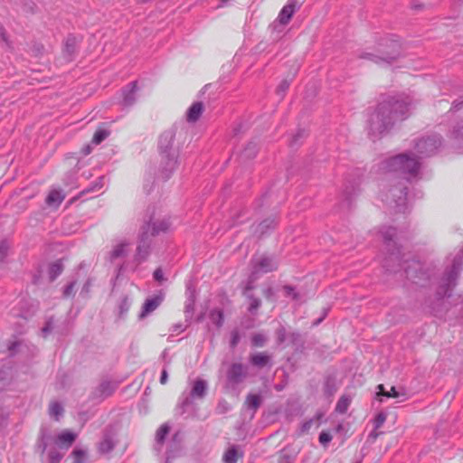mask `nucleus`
<instances>
[{
  "label": "nucleus",
  "instance_id": "nucleus-1",
  "mask_svg": "<svg viewBox=\"0 0 463 463\" xmlns=\"http://www.w3.org/2000/svg\"><path fill=\"white\" fill-rule=\"evenodd\" d=\"M441 144L442 138L438 134L423 136L414 141L413 153H402L383 160L379 168L387 175L390 187L382 192V200L390 205L393 204L399 212H403L408 189L403 181L416 180L421 165L419 158L436 155Z\"/></svg>",
  "mask_w": 463,
  "mask_h": 463
},
{
  "label": "nucleus",
  "instance_id": "nucleus-2",
  "mask_svg": "<svg viewBox=\"0 0 463 463\" xmlns=\"http://www.w3.org/2000/svg\"><path fill=\"white\" fill-rule=\"evenodd\" d=\"M413 108L412 99L409 97H389L378 104L369 116L367 123L368 135L375 140L386 135L399 121L409 117Z\"/></svg>",
  "mask_w": 463,
  "mask_h": 463
},
{
  "label": "nucleus",
  "instance_id": "nucleus-3",
  "mask_svg": "<svg viewBox=\"0 0 463 463\" xmlns=\"http://www.w3.org/2000/svg\"><path fill=\"white\" fill-rule=\"evenodd\" d=\"M169 227L170 222L167 220L154 222L150 219L147 222L144 223L141 227V232L135 255V260L137 263L145 261L149 256L152 238L161 232H165Z\"/></svg>",
  "mask_w": 463,
  "mask_h": 463
},
{
  "label": "nucleus",
  "instance_id": "nucleus-4",
  "mask_svg": "<svg viewBox=\"0 0 463 463\" xmlns=\"http://www.w3.org/2000/svg\"><path fill=\"white\" fill-rule=\"evenodd\" d=\"M462 264L463 250L453 258L451 265L445 269L442 276L438 279L436 286V298L438 299H442L451 295L462 269Z\"/></svg>",
  "mask_w": 463,
  "mask_h": 463
},
{
  "label": "nucleus",
  "instance_id": "nucleus-5",
  "mask_svg": "<svg viewBox=\"0 0 463 463\" xmlns=\"http://www.w3.org/2000/svg\"><path fill=\"white\" fill-rule=\"evenodd\" d=\"M381 234L389 252V256L384 259L383 266L387 271L396 273L399 269L391 264L392 262H397L399 267L402 266L401 250L393 240L396 236V229L393 227H383Z\"/></svg>",
  "mask_w": 463,
  "mask_h": 463
},
{
  "label": "nucleus",
  "instance_id": "nucleus-6",
  "mask_svg": "<svg viewBox=\"0 0 463 463\" xmlns=\"http://www.w3.org/2000/svg\"><path fill=\"white\" fill-rule=\"evenodd\" d=\"M390 44H386L388 47V51H381L382 55L379 56L374 53L370 52H363L360 55L361 59H367L375 63L387 62L391 63L401 54V44L396 40H390Z\"/></svg>",
  "mask_w": 463,
  "mask_h": 463
},
{
  "label": "nucleus",
  "instance_id": "nucleus-7",
  "mask_svg": "<svg viewBox=\"0 0 463 463\" xmlns=\"http://www.w3.org/2000/svg\"><path fill=\"white\" fill-rule=\"evenodd\" d=\"M249 376V366L240 362L232 363L226 371L228 387L235 388L242 383Z\"/></svg>",
  "mask_w": 463,
  "mask_h": 463
},
{
  "label": "nucleus",
  "instance_id": "nucleus-8",
  "mask_svg": "<svg viewBox=\"0 0 463 463\" xmlns=\"http://www.w3.org/2000/svg\"><path fill=\"white\" fill-rule=\"evenodd\" d=\"M403 269L406 278L411 280L414 284L425 287L426 282L431 279V276L429 271L423 269V265L418 260H412Z\"/></svg>",
  "mask_w": 463,
  "mask_h": 463
},
{
  "label": "nucleus",
  "instance_id": "nucleus-9",
  "mask_svg": "<svg viewBox=\"0 0 463 463\" xmlns=\"http://www.w3.org/2000/svg\"><path fill=\"white\" fill-rule=\"evenodd\" d=\"M278 267L279 262L273 256L263 255L260 258L253 259L250 280L253 281L257 279L259 273L271 272L276 270Z\"/></svg>",
  "mask_w": 463,
  "mask_h": 463
},
{
  "label": "nucleus",
  "instance_id": "nucleus-10",
  "mask_svg": "<svg viewBox=\"0 0 463 463\" xmlns=\"http://www.w3.org/2000/svg\"><path fill=\"white\" fill-rule=\"evenodd\" d=\"M175 131L171 128L163 132L158 139V153L160 156H179V148L175 146Z\"/></svg>",
  "mask_w": 463,
  "mask_h": 463
},
{
  "label": "nucleus",
  "instance_id": "nucleus-11",
  "mask_svg": "<svg viewBox=\"0 0 463 463\" xmlns=\"http://www.w3.org/2000/svg\"><path fill=\"white\" fill-rule=\"evenodd\" d=\"M206 392L207 383L204 380H196L194 383L189 396L184 397L180 402L179 406L182 409V413H184L185 409L192 403V399H203L205 396Z\"/></svg>",
  "mask_w": 463,
  "mask_h": 463
},
{
  "label": "nucleus",
  "instance_id": "nucleus-12",
  "mask_svg": "<svg viewBox=\"0 0 463 463\" xmlns=\"http://www.w3.org/2000/svg\"><path fill=\"white\" fill-rule=\"evenodd\" d=\"M178 157L177 156H174V154L171 156H160L158 173L163 180L169 179L176 170L179 164Z\"/></svg>",
  "mask_w": 463,
  "mask_h": 463
},
{
  "label": "nucleus",
  "instance_id": "nucleus-13",
  "mask_svg": "<svg viewBox=\"0 0 463 463\" xmlns=\"http://www.w3.org/2000/svg\"><path fill=\"white\" fill-rule=\"evenodd\" d=\"M117 389V384L111 381H102L93 391L92 396L95 399L103 400L110 396Z\"/></svg>",
  "mask_w": 463,
  "mask_h": 463
},
{
  "label": "nucleus",
  "instance_id": "nucleus-14",
  "mask_svg": "<svg viewBox=\"0 0 463 463\" xmlns=\"http://www.w3.org/2000/svg\"><path fill=\"white\" fill-rule=\"evenodd\" d=\"M250 364L259 369L272 366L271 355L266 352H259L251 354L249 357Z\"/></svg>",
  "mask_w": 463,
  "mask_h": 463
},
{
  "label": "nucleus",
  "instance_id": "nucleus-15",
  "mask_svg": "<svg viewBox=\"0 0 463 463\" xmlns=\"http://www.w3.org/2000/svg\"><path fill=\"white\" fill-rule=\"evenodd\" d=\"M138 88L137 81H132L129 84H128L123 90H122V96L123 100L122 104L125 107H131L135 104L137 101Z\"/></svg>",
  "mask_w": 463,
  "mask_h": 463
},
{
  "label": "nucleus",
  "instance_id": "nucleus-16",
  "mask_svg": "<svg viewBox=\"0 0 463 463\" xmlns=\"http://www.w3.org/2000/svg\"><path fill=\"white\" fill-rule=\"evenodd\" d=\"M359 181H346L343 191L344 203L350 207L352 200L359 194Z\"/></svg>",
  "mask_w": 463,
  "mask_h": 463
},
{
  "label": "nucleus",
  "instance_id": "nucleus-17",
  "mask_svg": "<svg viewBox=\"0 0 463 463\" xmlns=\"http://www.w3.org/2000/svg\"><path fill=\"white\" fill-rule=\"evenodd\" d=\"M299 8L298 0H288L287 5L281 9L279 14V21L281 24H287L290 21L294 13Z\"/></svg>",
  "mask_w": 463,
  "mask_h": 463
},
{
  "label": "nucleus",
  "instance_id": "nucleus-18",
  "mask_svg": "<svg viewBox=\"0 0 463 463\" xmlns=\"http://www.w3.org/2000/svg\"><path fill=\"white\" fill-rule=\"evenodd\" d=\"M77 435L75 433L66 430L57 436L55 439V444L60 449H68L75 441Z\"/></svg>",
  "mask_w": 463,
  "mask_h": 463
},
{
  "label": "nucleus",
  "instance_id": "nucleus-19",
  "mask_svg": "<svg viewBox=\"0 0 463 463\" xmlns=\"http://www.w3.org/2000/svg\"><path fill=\"white\" fill-rule=\"evenodd\" d=\"M163 301L162 296H155L151 298L146 299L142 307V311L139 315L140 318H144L156 310Z\"/></svg>",
  "mask_w": 463,
  "mask_h": 463
},
{
  "label": "nucleus",
  "instance_id": "nucleus-20",
  "mask_svg": "<svg viewBox=\"0 0 463 463\" xmlns=\"http://www.w3.org/2000/svg\"><path fill=\"white\" fill-rule=\"evenodd\" d=\"M116 442L110 432L105 431L102 439L98 445V450L100 454H107L114 449Z\"/></svg>",
  "mask_w": 463,
  "mask_h": 463
},
{
  "label": "nucleus",
  "instance_id": "nucleus-21",
  "mask_svg": "<svg viewBox=\"0 0 463 463\" xmlns=\"http://www.w3.org/2000/svg\"><path fill=\"white\" fill-rule=\"evenodd\" d=\"M377 389H378V392H377L378 397L383 396L386 398H397V399H400L399 400L400 402H404L407 399L405 392H403V391L400 392L394 386H392L390 391H385L383 384H379L377 386Z\"/></svg>",
  "mask_w": 463,
  "mask_h": 463
},
{
  "label": "nucleus",
  "instance_id": "nucleus-22",
  "mask_svg": "<svg viewBox=\"0 0 463 463\" xmlns=\"http://www.w3.org/2000/svg\"><path fill=\"white\" fill-rule=\"evenodd\" d=\"M251 282L252 281H250L248 283V285L246 286L245 290H244V295L249 299V302H250L249 307H248L249 312L251 314H254L260 307L261 300L259 298H257L250 293V291L251 289H253V286L251 285Z\"/></svg>",
  "mask_w": 463,
  "mask_h": 463
},
{
  "label": "nucleus",
  "instance_id": "nucleus-23",
  "mask_svg": "<svg viewBox=\"0 0 463 463\" xmlns=\"http://www.w3.org/2000/svg\"><path fill=\"white\" fill-rule=\"evenodd\" d=\"M195 304L194 290L190 286L187 287V298L184 306L185 320L190 321L193 317V313Z\"/></svg>",
  "mask_w": 463,
  "mask_h": 463
},
{
  "label": "nucleus",
  "instance_id": "nucleus-24",
  "mask_svg": "<svg viewBox=\"0 0 463 463\" xmlns=\"http://www.w3.org/2000/svg\"><path fill=\"white\" fill-rule=\"evenodd\" d=\"M203 109L204 107L202 101L193 103L186 112V120L192 123L196 122L200 118Z\"/></svg>",
  "mask_w": 463,
  "mask_h": 463
},
{
  "label": "nucleus",
  "instance_id": "nucleus-25",
  "mask_svg": "<svg viewBox=\"0 0 463 463\" xmlns=\"http://www.w3.org/2000/svg\"><path fill=\"white\" fill-rule=\"evenodd\" d=\"M276 227V221L274 218H268L260 222L254 228V234L259 237H262L267 234L269 231L273 230Z\"/></svg>",
  "mask_w": 463,
  "mask_h": 463
},
{
  "label": "nucleus",
  "instance_id": "nucleus-26",
  "mask_svg": "<svg viewBox=\"0 0 463 463\" xmlns=\"http://www.w3.org/2000/svg\"><path fill=\"white\" fill-rule=\"evenodd\" d=\"M77 47V39L73 35H69L64 43L63 54L66 60L71 61Z\"/></svg>",
  "mask_w": 463,
  "mask_h": 463
},
{
  "label": "nucleus",
  "instance_id": "nucleus-27",
  "mask_svg": "<svg viewBox=\"0 0 463 463\" xmlns=\"http://www.w3.org/2000/svg\"><path fill=\"white\" fill-rule=\"evenodd\" d=\"M455 145L463 148V117L457 121L451 131Z\"/></svg>",
  "mask_w": 463,
  "mask_h": 463
},
{
  "label": "nucleus",
  "instance_id": "nucleus-28",
  "mask_svg": "<svg viewBox=\"0 0 463 463\" xmlns=\"http://www.w3.org/2000/svg\"><path fill=\"white\" fill-rule=\"evenodd\" d=\"M64 194L61 190H52L49 193L45 202L49 206H59L63 199Z\"/></svg>",
  "mask_w": 463,
  "mask_h": 463
},
{
  "label": "nucleus",
  "instance_id": "nucleus-29",
  "mask_svg": "<svg viewBox=\"0 0 463 463\" xmlns=\"http://www.w3.org/2000/svg\"><path fill=\"white\" fill-rule=\"evenodd\" d=\"M243 453L238 454L237 447H230L223 454L222 460L224 463H237L239 458H242Z\"/></svg>",
  "mask_w": 463,
  "mask_h": 463
},
{
  "label": "nucleus",
  "instance_id": "nucleus-30",
  "mask_svg": "<svg viewBox=\"0 0 463 463\" xmlns=\"http://www.w3.org/2000/svg\"><path fill=\"white\" fill-rule=\"evenodd\" d=\"M128 246V243L126 241L117 244L109 253L110 261H113L114 260H117L118 258L124 257L127 253L126 248Z\"/></svg>",
  "mask_w": 463,
  "mask_h": 463
},
{
  "label": "nucleus",
  "instance_id": "nucleus-31",
  "mask_svg": "<svg viewBox=\"0 0 463 463\" xmlns=\"http://www.w3.org/2000/svg\"><path fill=\"white\" fill-rule=\"evenodd\" d=\"M261 404V397L259 394L250 393L246 397L245 405L255 412Z\"/></svg>",
  "mask_w": 463,
  "mask_h": 463
},
{
  "label": "nucleus",
  "instance_id": "nucleus-32",
  "mask_svg": "<svg viewBox=\"0 0 463 463\" xmlns=\"http://www.w3.org/2000/svg\"><path fill=\"white\" fill-rule=\"evenodd\" d=\"M258 150V144L255 141H250L247 144L241 152V156L246 159L253 158L257 155Z\"/></svg>",
  "mask_w": 463,
  "mask_h": 463
},
{
  "label": "nucleus",
  "instance_id": "nucleus-33",
  "mask_svg": "<svg viewBox=\"0 0 463 463\" xmlns=\"http://www.w3.org/2000/svg\"><path fill=\"white\" fill-rule=\"evenodd\" d=\"M63 270V265L61 260L52 263L48 269L49 278L53 281Z\"/></svg>",
  "mask_w": 463,
  "mask_h": 463
},
{
  "label": "nucleus",
  "instance_id": "nucleus-34",
  "mask_svg": "<svg viewBox=\"0 0 463 463\" xmlns=\"http://www.w3.org/2000/svg\"><path fill=\"white\" fill-rule=\"evenodd\" d=\"M209 318L218 328H220L223 325L224 321L222 310L218 308L211 310Z\"/></svg>",
  "mask_w": 463,
  "mask_h": 463
},
{
  "label": "nucleus",
  "instance_id": "nucleus-35",
  "mask_svg": "<svg viewBox=\"0 0 463 463\" xmlns=\"http://www.w3.org/2000/svg\"><path fill=\"white\" fill-rule=\"evenodd\" d=\"M297 452L289 449H283L279 456V463H292L296 458Z\"/></svg>",
  "mask_w": 463,
  "mask_h": 463
},
{
  "label": "nucleus",
  "instance_id": "nucleus-36",
  "mask_svg": "<svg viewBox=\"0 0 463 463\" xmlns=\"http://www.w3.org/2000/svg\"><path fill=\"white\" fill-rule=\"evenodd\" d=\"M131 306V300L128 296H124L118 304V316L120 317H124L125 315L128 312Z\"/></svg>",
  "mask_w": 463,
  "mask_h": 463
},
{
  "label": "nucleus",
  "instance_id": "nucleus-37",
  "mask_svg": "<svg viewBox=\"0 0 463 463\" xmlns=\"http://www.w3.org/2000/svg\"><path fill=\"white\" fill-rule=\"evenodd\" d=\"M350 402H351V400L349 397L345 396V395L342 396L336 403L335 411H337L338 413H341V414L345 413L346 411L348 410Z\"/></svg>",
  "mask_w": 463,
  "mask_h": 463
},
{
  "label": "nucleus",
  "instance_id": "nucleus-38",
  "mask_svg": "<svg viewBox=\"0 0 463 463\" xmlns=\"http://www.w3.org/2000/svg\"><path fill=\"white\" fill-rule=\"evenodd\" d=\"M170 427L167 424H163L156 431V440L157 444H162L168 434Z\"/></svg>",
  "mask_w": 463,
  "mask_h": 463
},
{
  "label": "nucleus",
  "instance_id": "nucleus-39",
  "mask_svg": "<svg viewBox=\"0 0 463 463\" xmlns=\"http://www.w3.org/2000/svg\"><path fill=\"white\" fill-rule=\"evenodd\" d=\"M109 135V131L107 129H98L92 138V143L95 145L100 144L102 141H104Z\"/></svg>",
  "mask_w": 463,
  "mask_h": 463
},
{
  "label": "nucleus",
  "instance_id": "nucleus-40",
  "mask_svg": "<svg viewBox=\"0 0 463 463\" xmlns=\"http://www.w3.org/2000/svg\"><path fill=\"white\" fill-rule=\"evenodd\" d=\"M288 333L287 332L286 328L282 326H280L276 330V338H277V344L282 345L288 342Z\"/></svg>",
  "mask_w": 463,
  "mask_h": 463
},
{
  "label": "nucleus",
  "instance_id": "nucleus-41",
  "mask_svg": "<svg viewBox=\"0 0 463 463\" xmlns=\"http://www.w3.org/2000/svg\"><path fill=\"white\" fill-rule=\"evenodd\" d=\"M63 453H61L57 449H52L48 452L49 463H59L63 458Z\"/></svg>",
  "mask_w": 463,
  "mask_h": 463
},
{
  "label": "nucleus",
  "instance_id": "nucleus-42",
  "mask_svg": "<svg viewBox=\"0 0 463 463\" xmlns=\"http://www.w3.org/2000/svg\"><path fill=\"white\" fill-rule=\"evenodd\" d=\"M62 412H63V408L59 402H53L50 404L49 413L51 416H53L56 419H58V417L61 416L62 414Z\"/></svg>",
  "mask_w": 463,
  "mask_h": 463
},
{
  "label": "nucleus",
  "instance_id": "nucleus-43",
  "mask_svg": "<svg viewBox=\"0 0 463 463\" xmlns=\"http://www.w3.org/2000/svg\"><path fill=\"white\" fill-rule=\"evenodd\" d=\"M251 343L256 347H261L266 343V337L261 334H255L251 337Z\"/></svg>",
  "mask_w": 463,
  "mask_h": 463
},
{
  "label": "nucleus",
  "instance_id": "nucleus-44",
  "mask_svg": "<svg viewBox=\"0 0 463 463\" xmlns=\"http://www.w3.org/2000/svg\"><path fill=\"white\" fill-rule=\"evenodd\" d=\"M301 342V335L298 332H289L288 336V345H298Z\"/></svg>",
  "mask_w": 463,
  "mask_h": 463
},
{
  "label": "nucleus",
  "instance_id": "nucleus-45",
  "mask_svg": "<svg viewBox=\"0 0 463 463\" xmlns=\"http://www.w3.org/2000/svg\"><path fill=\"white\" fill-rule=\"evenodd\" d=\"M72 456L74 458V463H84L86 453L82 449H74L72 451Z\"/></svg>",
  "mask_w": 463,
  "mask_h": 463
},
{
  "label": "nucleus",
  "instance_id": "nucleus-46",
  "mask_svg": "<svg viewBox=\"0 0 463 463\" xmlns=\"http://www.w3.org/2000/svg\"><path fill=\"white\" fill-rule=\"evenodd\" d=\"M9 250V244L6 240H4L0 242V263L5 260L7 256Z\"/></svg>",
  "mask_w": 463,
  "mask_h": 463
},
{
  "label": "nucleus",
  "instance_id": "nucleus-47",
  "mask_svg": "<svg viewBox=\"0 0 463 463\" xmlns=\"http://www.w3.org/2000/svg\"><path fill=\"white\" fill-rule=\"evenodd\" d=\"M102 180H103V177H99L98 181H96L91 186H90L89 188L83 190L81 192V194H87L90 192H94V191H98L99 190L101 187H102Z\"/></svg>",
  "mask_w": 463,
  "mask_h": 463
},
{
  "label": "nucleus",
  "instance_id": "nucleus-48",
  "mask_svg": "<svg viewBox=\"0 0 463 463\" xmlns=\"http://www.w3.org/2000/svg\"><path fill=\"white\" fill-rule=\"evenodd\" d=\"M290 85V80H283L279 85L278 86L277 88V93L279 96H280L281 98L284 96V93L286 92V90L288 89Z\"/></svg>",
  "mask_w": 463,
  "mask_h": 463
},
{
  "label": "nucleus",
  "instance_id": "nucleus-49",
  "mask_svg": "<svg viewBox=\"0 0 463 463\" xmlns=\"http://www.w3.org/2000/svg\"><path fill=\"white\" fill-rule=\"evenodd\" d=\"M241 340V335L238 330H232L231 333V341L230 345L232 348L236 347V345L239 344Z\"/></svg>",
  "mask_w": 463,
  "mask_h": 463
},
{
  "label": "nucleus",
  "instance_id": "nucleus-50",
  "mask_svg": "<svg viewBox=\"0 0 463 463\" xmlns=\"http://www.w3.org/2000/svg\"><path fill=\"white\" fill-rule=\"evenodd\" d=\"M76 281H71L68 283L63 289V297L69 298L71 296L74 295V287H75Z\"/></svg>",
  "mask_w": 463,
  "mask_h": 463
},
{
  "label": "nucleus",
  "instance_id": "nucleus-51",
  "mask_svg": "<svg viewBox=\"0 0 463 463\" xmlns=\"http://www.w3.org/2000/svg\"><path fill=\"white\" fill-rule=\"evenodd\" d=\"M386 420V415L383 412H380L376 415L373 424L375 429L381 428Z\"/></svg>",
  "mask_w": 463,
  "mask_h": 463
},
{
  "label": "nucleus",
  "instance_id": "nucleus-52",
  "mask_svg": "<svg viewBox=\"0 0 463 463\" xmlns=\"http://www.w3.org/2000/svg\"><path fill=\"white\" fill-rule=\"evenodd\" d=\"M306 136V132L304 129H298V132L296 133V135L293 136L291 141H290V146H295L298 145V140L303 138L304 137Z\"/></svg>",
  "mask_w": 463,
  "mask_h": 463
},
{
  "label": "nucleus",
  "instance_id": "nucleus-53",
  "mask_svg": "<svg viewBox=\"0 0 463 463\" xmlns=\"http://www.w3.org/2000/svg\"><path fill=\"white\" fill-rule=\"evenodd\" d=\"M318 439L322 445L326 446L332 440V435L327 431H322L319 434Z\"/></svg>",
  "mask_w": 463,
  "mask_h": 463
},
{
  "label": "nucleus",
  "instance_id": "nucleus-54",
  "mask_svg": "<svg viewBox=\"0 0 463 463\" xmlns=\"http://www.w3.org/2000/svg\"><path fill=\"white\" fill-rule=\"evenodd\" d=\"M53 328L52 320L49 319L42 328V334L45 337Z\"/></svg>",
  "mask_w": 463,
  "mask_h": 463
},
{
  "label": "nucleus",
  "instance_id": "nucleus-55",
  "mask_svg": "<svg viewBox=\"0 0 463 463\" xmlns=\"http://www.w3.org/2000/svg\"><path fill=\"white\" fill-rule=\"evenodd\" d=\"M153 277H154L155 280H156V281H158L160 283L165 281V277H164L163 270L160 268H157L154 271Z\"/></svg>",
  "mask_w": 463,
  "mask_h": 463
},
{
  "label": "nucleus",
  "instance_id": "nucleus-56",
  "mask_svg": "<svg viewBox=\"0 0 463 463\" xmlns=\"http://www.w3.org/2000/svg\"><path fill=\"white\" fill-rule=\"evenodd\" d=\"M284 291L288 297H291L294 299L298 298V294L295 292V288L291 286H284Z\"/></svg>",
  "mask_w": 463,
  "mask_h": 463
},
{
  "label": "nucleus",
  "instance_id": "nucleus-57",
  "mask_svg": "<svg viewBox=\"0 0 463 463\" xmlns=\"http://www.w3.org/2000/svg\"><path fill=\"white\" fill-rule=\"evenodd\" d=\"M167 380H168V373H167L166 369H163V371L161 373V376H160V383L165 384L167 383Z\"/></svg>",
  "mask_w": 463,
  "mask_h": 463
},
{
  "label": "nucleus",
  "instance_id": "nucleus-58",
  "mask_svg": "<svg viewBox=\"0 0 463 463\" xmlns=\"http://www.w3.org/2000/svg\"><path fill=\"white\" fill-rule=\"evenodd\" d=\"M45 439H46V438H45L44 436H43V437H42V439H41V441H40V443H39V448H40V449H41V450H42V454H43V453L45 452V450H46V449H47V445H48V444H47V442H46V440H45Z\"/></svg>",
  "mask_w": 463,
  "mask_h": 463
},
{
  "label": "nucleus",
  "instance_id": "nucleus-59",
  "mask_svg": "<svg viewBox=\"0 0 463 463\" xmlns=\"http://www.w3.org/2000/svg\"><path fill=\"white\" fill-rule=\"evenodd\" d=\"M185 328H186V326H184L183 324L178 323V324H175V325H174L172 326V331L173 332H179V331H184Z\"/></svg>",
  "mask_w": 463,
  "mask_h": 463
},
{
  "label": "nucleus",
  "instance_id": "nucleus-60",
  "mask_svg": "<svg viewBox=\"0 0 463 463\" xmlns=\"http://www.w3.org/2000/svg\"><path fill=\"white\" fill-rule=\"evenodd\" d=\"M0 38L2 39L3 42L7 43V37H6L5 29L1 25H0Z\"/></svg>",
  "mask_w": 463,
  "mask_h": 463
},
{
  "label": "nucleus",
  "instance_id": "nucleus-61",
  "mask_svg": "<svg viewBox=\"0 0 463 463\" xmlns=\"http://www.w3.org/2000/svg\"><path fill=\"white\" fill-rule=\"evenodd\" d=\"M326 314H327V310L326 309H324V313H323V316L321 317H319L317 320H316L313 325L314 326H317L319 325L324 319L325 317H326Z\"/></svg>",
  "mask_w": 463,
  "mask_h": 463
},
{
  "label": "nucleus",
  "instance_id": "nucleus-62",
  "mask_svg": "<svg viewBox=\"0 0 463 463\" xmlns=\"http://www.w3.org/2000/svg\"><path fill=\"white\" fill-rule=\"evenodd\" d=\"M17 345H18V343H17V342H14V343H12V344L9 345L8 349H9V351L11 352V354H14V350H15V347H16Z\"/></svg>",
  "mask_w": 463,
  "mask_h": 463
},
{
  "label": "nucleus",
  "instance_id": "nucleus-63",
  "mask_svg": "<svg viewBox=\"0 0 463 463\" xmlns=\"http://www.w3.org/2000/svg\"><path fill=\"white\" fill-rule=\"evenodd\" d=\"M264 295L266 296V298H269L272 295V288H266L264 290Z\"/></svg>",
  "mask_w": 463,
  "mask_h": 463
},
{
  "label": "nucleus",
  "instance_id": "nucleus-64",
  "mask_svg": "<svg viewBox=\"0 0 463 463\" xmlns=\"http://www.w3.org/2000/svg\"><path fill=\"white\" fill-rule=\"evenodd\" d=\"M461 104H463V101L462 102L454 101L452 108L455 109H458L459 105H461Z\"/></svg>",
  "mask_w": 463,
  "mask_h": 463
}]
</instances>
